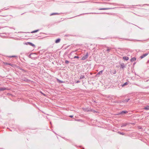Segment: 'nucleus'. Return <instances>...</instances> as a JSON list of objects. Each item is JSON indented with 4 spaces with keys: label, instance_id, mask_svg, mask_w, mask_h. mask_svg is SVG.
Wrapping results in <instances>:
<instances>
[{
    "label": "nucleus",
    "instance_id": "1",
    "mask_svg": "<svg viewBox=\"0 0 149 149\" xmlns=\"http://www.w3.org/2000/svg\"><path fill=\"white\" fill-rule=\"evenodd\" d=\"M128 113V111H123L119 113H118L117 114V115H123L124 114L127 113Z\"/></svg>",
    "mask_w": 149,
    "mask_h": 149
},
{
    "label": "nucleus",
    "instance_id": "2",
    "mask_svg": "<svg viewBox=\"0 0 149 149\" xmlns=\"http://www.w3.org/2000/svg\"><path fill=\"white\" fill-rule=\"evenodd\" d=\"M24 44L26 45H29L30 46L33 47H35V45L34 44L30 42H26Z\"/></svg>",
    "mask_w": 149,
    "mask_h": 149
},
{
    "label": "nucleus",
    "instance_id": "3",
    "mask_svg": "<svg viewBox=\"0 0 149 149\" xmlns=\"http://www.w3.org/2000/svg\"><path fill=\"white\" fill-rule=\"evenodd\" d=\"M3 63L5 65H10L13 67L15 66V65L13 63H9L7 62H3Z\"/></svg>",
    "mask_w": 149,
    "mask_h": 149
},
{
    "label": "nucleus",
    "instance_id": "4",
    "mask_svg": "<svg viewBox=\"0 0 149 149\" xmlns=\"http://www.w3.org/2000/svg\"><path fill=\"white\" fill-rule=\"evenodd\" d=\"M74 52H75L74 51L70 53L69 54H68V56L70 58H71V59H72V58H73V57H72L71 56L73 53L76 54L75 53H74Z\"/></svg>",
    "mask_w": 149,
    "mask_h": 149
},
{
    "label": "nucleus",
    "instance_id": "5",
    "mask_svg": "<svg viewBox=\"0 0 149 149\" xmlns=\"http://www.w3.org/2000/svg\"><path fill=\"white\" fill-rule=\"evenodd\" d=\"M88 56V54L87 53L81 59L83 60H84L87 58Z\"/></svg>",
    "mask_w": 149,
    "mask_h": 149
},
{
    "label": "nucleus",
    "instance_id": "6",
    "mask_svg": "<svg viewBox=\"0 0 149 149\" xmlns=\"http://www.w3.org/2000/svg\"><path fill=\"white\" fill-rule=\"evenodd\" d=\"M148 54L147 53H146V54H143V55H142L141 56L140 58L142 59L143 58H144V57H146V56H147Z\"/></svg>",
    "mask_w": 149,
    "mask_h": 149
},
{
    "label": "nucleus",
    "instance_id": "7",
    "mask_svg": "<svg viewBox=\"0 0 149 149\" xmlns=\"http://www.w3.org/2000/svg\"><path fill=\"white\" fill-rule=\"evenodd\" d=\"M129 124L128 123H123L122 124V125L121 126V127H125L127 125H128Z\"/></svg>",
    "mask_w": 149,
    "mask_h": 149
},
{
    "label": "nucleus",
    "instance_id": "8",
    "mask_svg": "<svg viewBox=\"0 0 149 149\" xmlns=\"http://www.w3.org/2000/svg\"><path fill=\"white\" fill-rule=\"evenodd\" d=\"M22 80L24 81L29 82L30 81V80L28 79H27L25 78H22Z\"/></svg>",
    "mask_w": 149,
    "mask_h": 149
},
{
    "label": "nucleus",
    "instance_id": "9",
    "mask_svg": "<svg viewBox=\"0 0 149 149\" xmlns=\"http://www.w3.org/2000/svg\"><path fill=\"white\" fill-rule=\"evenodd\" d=\"M83 110L84 111H91L92 110H91L90 109H89L88 108H84L83 109Z\"/></svg>",
    "mask_w": 149,
    "mask_h": 149
},
{
    "label": "nucleus",
    "instance_id": "10",
    "mask_svg": "<svg viewBox=\"0 0 149 149\" xmlns=\"http://www.w3.org/2000/svg\"><path fill=\"white\" fill-rule=\"evenodd\" d=\"M60 40L61 39L60 38H58L55 41V43H58L60 42Z\"/></svg>",
    "mask_w": 149,
    "mask_h": 149
},
{
    "label": "nucleus",
    "instance_id": "11",
    "mask_svg": "<svg viewBox=\"0 0 149 149\" xmlns=\"http://www.w3.org/2000/svg\"><path fill=\"white\" fill-rule=\"evenodd\" d=\"M136 60V58L135 57H133L130 60L131 62H133L135 61Z\"/></svg>",
    "mask_w": 149,
    "mask_h": 149
},
{
    "label": "nucleus",
    "instance_id": "12",
    "mask_svg": "<svg viewBox=\"0 0 149 149\" xmlns=\"http://www.w3.org/2000/svg\"><path fill=\"white\" fill-rule=\"evenodd\" d=\"M123 59L127 61L129 59V57L127 56H123Z\"/></svg>",
    "mask_w": 149,
    "mask_h": 149
},
{
    "label": "nucleus",
    "instance_id": "13",
    "mask_svg": "<svg viewBox=\"0 0 149 149\" xmlns=\"http://www.w3.org/2000/svg\"><path fill=\"white\" fill-rule=\"evenodd\" d=\"M6 89V88L5 87L0 88V91H3Z\"/></svg>",
    "mask_w": 149,
    "mask_h": 149
},
{
    "label": "nucleus",
    "instance_id": "14",
    "mask_svg": "<svg viewBox=\"0 0 149 149\" xmlns=\"http://www.w3.org/2000/svg\"><path fill=\"white\" fill-rule=\"evenodd\" d=\"M130 100V99H126L124 100L122 102H128L129 100Z\"/></svg>",
    "mask_w": 149,
    "mask_h": 149
},
{
    "label": "nucleus",
    "instance_id": "15",
    "mask_svg": "<svg viewBox=\"0 0 149 149\" xmlns=\"http://www.w3.org/2000/svg\"><path fill=\"white\" fill-rule=\"evenodd\" d=\"M103 71V70H101V71H100L99 72H98L97 73V75H100L102 74Z\"/></svg>",
    "mask_w": 149,
    "mask_h": 149
},
{
    "label": "nucleus",
    "instance_id": "16",
    "mask_svg": "<svg viewBox=\"0 0 149 149\" xmlns=\"http://www.w3.org/2000/svg\"><path fill=\"white\" fill-rule=\"evenodd\" d=\"M59 14L58 13H52L50 15V16H52V15H59Z\"/></svg>",
    "mask_w": 149,
    "mask_h": 149
},
{
    "label": "nucleus",
    "instance_id": "17",
    "mask_svg": "<svg viewBox=\"0 0 149 149\" xmlns=\"http://www.w3.org/2000/svg\"><path fill=\"white\" fill-rule=\"evenodd\" d=\"M99 13H84L81 14V15H82L84 14H99Z\"/></svg>",
    "mask_w": 149,
    "mask_h": 149
},
{
    "label": "nucleus",
    "instance_id": "18",
    "mask_svg": "<svg viewBox=\"0 0 149 149\" xmlns=\"http://www.w3.org/2000/svg\"><path fill=\"white\" fill-rule=\"evenodd\" d=\"M144 109L145 110H149V106H148L144 108Z\"/></svg>",
    "mask_w": 149,
    "mask_h": 149
},
{
    "label": "nucleus",
    "instance_id": "19",
    "mask_svg": "<svg viewBox=\"0 0 149 149\" xmlns=\"http://www.w3.org/2000/svg\"><path fill=\"white\" fill-rule=\"evenodd\" d=\"M85 77L84 75H81V76L80 77V79H82L84 78Z\"/></svg>",
    "mask_w": 149,
    "mask_h": 149
},
{
    "label": "nucleus",
    "instance_id": "20",
    "mask_svg": "<svg viewBox=\"0 0 149 149\" xmlns=\"http://www.w3.org/2000/svg\"><path fill=\"white\" fill-rule=\"evenodd\" d=\"M39 31V29L37 30H35V31H32V32H31V33H36V32H38V31Z\"/></svg>",
    "mask_w": 149,
    "mask_h": 149
},
{
    "label": "nucleus",
    "instance_id": "21",
    "mask_svg": "<svg viewBox=\"0 0 149 149\" xmlns=\"http://www.w3.org/2000/svg\"><path fill=\"white\" fill-rule=\"evenodd\" d=\"M120 67L122 68H125L124 65V64H122L120 65Z\"/></svg>",
    "mask_w": 149,
    "mask_h": 149
},
{
    "label": "nucleus",
    "instance_id": "22",
    "mask_svg": "<svg viewBox=\"0 0 149 149\" xmlns=\"http://www.w3.org/2000/svg\"><path fill=\"white\" fill-rule=\"evenodd\" d=\"M109 9V8H100L99 9V10H106Z\"/></svg>",
    "mask_w": 149,
    "mask_h": 149
},
{
    "label": "nucleus",
    "instance_id": "23",
    "mask_svg": "<svg viewBox=\"0 0 149 149\" xmlns=\"http://www.w3.org/2000/svg\"><path fill=\"white\" fill-rule=\"evenodd\" d=\"M128 84V83L127 82H126L124 84H123V85H122V86L123 87L127 85V84Z\"/></svg>",
    "mask_w": 149,
    "mask_h": 149
},
{
    "label": "nucleus",
    "instance_id": "24",
    "mask_svg": "<svg viewBox=\"0 0 149 149\" xmlns=\"http://www.w3.org/2000/svg\"><path fill=\"white\" fill-rule=\"evenodd\" d=\"M17 57V56H15V55H13V56H8V57H10V58L16 57Z\"/></svg>",
    "mask_w": 149,
    "mask_h": 149
},
{
    "label": "nucleus",
    "instance_id": "25",
    "mask_svg": "<svg viewBox=\"0 0 149 149\" xmlns=\"http://www.w3.org/2000/svg\"><path fill=\"white\" fill-rule=\"evenodd\" d=\"M118 133L120 134H121V135H124V133L123 132H118Z\"/></svg>",
    "mask_w": 149,
    "mask_h": 149
},
{
    "label": "nucleus",
    "instance_id": "26",
    "mask_svg": "<svg viewBox=\"0 0 149 149\" xmlns=\"http://www.w3.org/2000/svg\"><path fill=\"white\" fill-rule=\"evenodd\" d=\"M107 47V51L108 52H109L110 51V50H111V48H109L108 47Z\"/></svg>",
    "mask_w": 149,
    "mask_h": 149
},
{
    "label": "nucleus",
    "instance_id": "27",
    "mask_svg": "<svg viewBox=\"0 0 149 149\" xmlns=\"http://www.w3.org/2000/svg\"><path fill=\"white\" fill-rule=\"evenodd\" d=\"M79 58V57L78 56H74L73 58Z\"/></svg>",
    "mask_w": 149,
    "mask_h": 149
},
{
    "label": "nucleus",
    "instance_id": "28",
    "mask_svg": "<svg viewBox=\"0 0 149 149\" xmlns=\"http://www.w3.org/2000/svg\"><path fill=\"white\" fill-rule=\"evenodd\" d=\"M69 62L68 60H65V63L66 64H68L69 63Z\"/></svg>",
    "mask_w": 149,
    "mask_h": 149
},
{
    "label": "nucleus",
    "instance_id": "29",
    "mask_svg": "<svg viewBox=\"0 0 149 149\" xmlns=\"http://www.w3.org/2000/svg\"><path fill=\"white\" fill-rule=\"evenodd\" d=\"M116 73V71L115 70H114V72H113V74H115Z\"/></svg>",
    "mask_w": 149,
    "mask_h": 149
},
{
    "label": "nucleus",
    "instance_id": "30",
    "mask_svg": "<svg viewBox=\"0 0 149 149\" xmlns=\"http://www.w3.org/2000/svg\"><path fill=\"white\" fill-rule=\"evenodd\" d=\"M58 81L60 83H62V82H63L62 81H61V80H58Z\"/></svg>",
    "mask_w": 149,
    "mask_h": 149
},
{
    "label": "nucleus",
    "instance_id": "31",
    "mask_svg": "<svg viewBox=\"0 0 149 149\" xmlns=\"http://www.w3.org/2000/svg\"><path fill=\"white\" fill-rule=\"evenodd\" d=\"M80 81H77L76 82V83H79L80 82Z\"/></svg>",
    "mask_w": 149,
    "mask_h": 149
},
{
    "label": "nucleus",
    "instance_id": "32",
    "mask_svg": "<svg viewBox=\"0 0 149 149\" xmlns=\"http://www.w3.org/2000/svg\"><path fill=\"white\" fill-rule=\"evenodd\" d=\"M69 117L71 118H72L73 117V116L72 115H70L69 116Z\"/></svg>",
    "mask_w": 149,
    "mask_h": 149
},
{
    "label": "nucleus",
    "instance_id": "33",
    "mask_svg": "<svg viewBox=\"0 0 149 149\" xmlns=\"http://www.w3.org/2000/svg\"><path fill=\"white\" fill-rule=\"evenodd\" d=\"M32 54H30L29 55V57H31V55H32Z\"/></svg>",
    "mask_w": 149,
    "mask_h": 149
},
{
    "label": "nucleus",
    "instance_id": "34",
    "mask_svg": "<svg viewBox=\"0 0 149 149\" xmlns=\"http://www.w3.org/2000/svg\"><path fill=\"white\" fill-rule=\"evenodd\" d=\"M66 53H67L66 52L65 53V54H67Z\"/></svg>",
    "mask_w": 149,
    "mask_h": 149
},
{
    "label": "nucleus",
    "instance_id": "35",
    "mask_svg": "<svg viewBox=\"0 0 149 149\" xmlns=\"http://www.w3.org/2000/svg\"><path fill=\"white\" fill-rule=\"evenodd\" d=\"M130 40V41H132V40Z\"/></svg>",
    "mask_w": 149,
    "mask_h": 149
},
{
    "label": "nucleus",
    "instance_id": "36",
    "mask_svg": "<svg viewBox=\"0 0 149 149\" xmlns=\"http://www.w3.org/2000/svg\"><path fill=\"white\" fill-rule=\"evenodd\" d=\"M83 149H84V148H83Z\"/></svg>",
    "mask_w": 149,
    "mask_h": 149
}]
</instances>
